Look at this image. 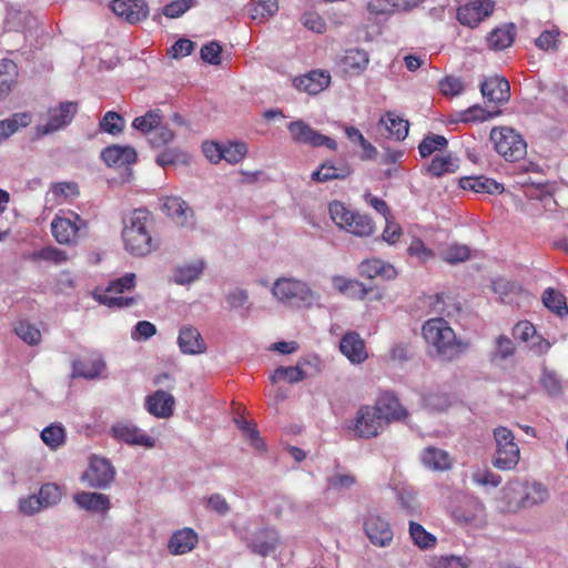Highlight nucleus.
<instances>
[{"label":"nucleus","mask_w":568,"mask_h":568,"mask_svg":"<svg viewBox=\"0 0 568 568\" xmlns=\"http://www.w3.org/2000/svg\"><path fill=\"white\" fill-rule=\"evenodd\" d=\"M121 239L124 250L132 256L144 257L156 251L160 239L155 233L154 214L145 207L124 213Z\"/></svg>","instance_id":"f257e3e1"},{"label":"nucleus","mask_w":568,"mask_h":568,"mask_svg":"<svg viewBox=\"0 0 568 568\" xmlns=\"http://www.w3.org/2000/svg\"><path fill=\"white\" fill-rule=\"evenodd\" d=\"M422 332L425 341L435 347L437 355L443 361L452 362L469 347L468 342L457 339L454 329L442 317L425 322Z\"/></svg>","instance_id":"f03ea898"},{"label":"nucleus","mask_w":568,"mask_h":568,"mask_svg":"<svg viewBox=\"0 0 568 568\" xmlns=\"http://www.w3.org/2000/svg\"><path fill=\"white\" fill-rule=\"evenodd\" d=\"M359 275L369 281V283L358 282L357 297L368 301H381L383 297V290L378 281H389L396 277L397 272L395 267L388 263H384L378 258L365 260L359 265Z\"/></svg>","instance_id":"7ed1b4c3"},{"label":"nucleus","mask_w":568,"mask_h":568,"mask_svg":"<svg viewBox=\"0 0 568 568\" xmlns=\"http://www.w3.org/2000/svg\"><path fill=\"white\" fill-rule=\"evenodd\" d=\"M88 221L77 212L60 210L51 222V233L59 244L75 245L88 231Z\"/></svg>","instance_id":"20e7f679"},{"label":"nucleus","mask_w":568,"mask_h":568,"mask_svg":"<svg viewBox=\"0 0 568 568\" xmlns=\"http://www.w3.org/2000/svg\"><path fill=\"white\" fill-rule=\"evenodd\" d=\"M135 286V274L126 273L122 277L113 280L109 283L108 287L102 291L93 293L94 300L100 304L106 305L111 308H123L132 306L136 303L135 297L121 296L120 294L125 291H131Z\"/></svg>","instance_id":"39448f33"},{"label":"nucleus","mask_w":568,"mask_h":568,"mask_svg":"<svg viewBox=\"0 0 568 568\" xmlns=\"http://www.w3.org/2000/svg\"><path fill=\"white\" fill-rule=\"evenodd\" d=\"M494 438L496 442V453L493 465L501 470L513 469L519 462L520 452L515 443L514 433L504 426L494 429Z\"/></svg>","instance_id":"423d86ee"},{"label":"nucleus","mask_w":568,"mask_h":568,"mask_svg":"<svg viewBox=\"0 0 568 568\" xmlns=\"http://www.w3.org/2000/svg\"><path fill=\"white\" fill-rule=\"evenodd\" d=\"M490 140L494 142L497 153L507 161L516 162L527 154L525 140L511 128H494L490 131Z\"/></svg>","instance_id":"0eeeda50"},{"label":"nucleus","mask_w":568,"mask_h":568,"mask_svg":"<svg viewBox=\"0 0 568 568\" xmlns=\"http://www.w3.org/2000/svg\"><path fill=\"white\" fill-rule=\"evenodd\" d=\"M78 113V103L72 101L61 102L57 106L49 108L44 124L36 125L37 138H42L58 132L68 126Z\"/></svg>","instance_id":"6e6552de"},{"label":"nucleus","mask_w":568,"mask_h":568,"mask_svg":"<svg viewBox=\"0 0 568 568\" xmlns=\"http://www.w3.org/2000/svg\"><path fill=\"white\" fill-rule=\"evenodd\" d=\"M287 130L294 142L301 144H308L313 148L325 146L329 150H335L337 144L332 138L324 135L302 120L288 123Z\"/></svg>","instance_id":"1a4fd4ad"},{"label":"nucleus","mask_w":568,"mask_h":568,"mask_svg":"<svg viewBox=\"0 0 568 568\" xmlns=\"http://www.w3.org/2000/svg\"><path fill=\"white\" fill-rule=\"evenodd\" d=\"M272 293L280 302L290 304L305 302L311 295L307 284L288 277L277 278L272 287Z\"/></svg>","instance_id":"9d476101"},{"label":"nucleus","mask_w":568,"mask_h":568,"mask_svg":"<svg viewBox=\"0 0 568 568\" xmlns=\"http://www.w3.org/2000/svg\"><path fill=\"white\" fill-rule=\"evenodd\" d=\"M367 539L376 547H389L394 539V531L389 523L379 515L369 514L363 523Z\"/></svg>","instance_id":"9b49d317"},{"label":"nucleus","mask_w":568,"mask_h":568,"mask_svg":"<svg viewBox=\"0 0 568 568\" xmlns=\"http://www.w3.org/2000/svg\"><path fill=\"white\" fill-rule=\"evenodd\" d=\"M374 406L381 414L382 418L385 419L386 426L392 423H403L409 416L407 408H405L397 396L389 390L383 392L376 399Z\"/></svg>","instance_id":"f8f14e48"},{"label":"nucleus","mask_w":568,"mask_h":568,"mask_svg":"<svg viewBox=\"0 0 568 568\" xmlns=\"http://www.w3.org/2000/svg\"><path fill=\"white\" fill-rule=\"evenodd\" d=\"M385 419L375 406L361 407L357 412V436L372 438L378 436L386 428Z\"/></svg>","instance_id":"ddd939ff"},{"label":"nucleus","mask_w":568,"mask_h":568,"mask_svg":"<svg viewBox=\"0 0 568 568\" xmlns=\"http://www.w3.org/2000/svg\"><path fill=\"white\" fill-rule=\"evenodd\" d=\"M114 468L108 459L93 457L82 478L90 487L103 488L114 479Z\"/></svg>","instance_id":"4468645a"},{"label":"nucleus","mask_w":568,"mask_h":568,"mask_svg":"<svg viewBox=\"0 0 568 568\" xmlns=\"http://www.w3.org/2000/svg\"><path fill=\"white\" fill-rule=\"evenodd\" d=\"M114 439L128 445L154 447V439L130 422H118L111 427Z\"/></svg>","instance_id":"2eb2a0df"},{"label":"nucleus","mask_w":568,"mask_h":568,"mask_svg":"<svg viewBox=\"0 0 568 568\" xmlns=\"http://www.w3.org/2000/svg\"><path fill=\"white\" fill-rule=\"evenodd\" d=\"M111 10L123 21L135 24L149 16V6L144 0H113Z\"/></svg>","instance_id":"dca6fc26"},{"label":"nucleus","mask_w":568,"mask_h":568,"mask_svg":"<svg viewBox=\"0 0 568 568\" xmlns=\"http://www.w3.org/2000/svg\"><path fill=\"white\" fill-rule=\"evenodd\" d=\"M494 1L480 0L467 3L457 10V20L460 24L475 28L494 10Z\"/></svg>","instance_id":"f3484780"},{"label":"nucleus","mask_w":568,"mask_h":568,"mask_svg":"<svg viewBox=\"0 0 568 568\" xmlns=\"http://www.w3.org/2000/svg\"><path fill=\"white\" fill-rule=\"evenodd\" d=\"M162 211L173 221L183 227H194L195 216L185 201L178 196H166L163 201Z\"/></svg>","instance_id":"a211bd4d"},{"label":"nucleus","mask_w":568,"mask_h":568,"mask_svg":"<svg viewBox=\"0 0 568 568\" xmlns=\"http://www.w3.org/2000/svg\"><path fill=\"white\" fill-rule=\"evenodd\" d=\"M480 92L488 102L505 104L510 99V84L504 77H489L480 83Z\"/></svg>","instance_id":"6ab92c4d"},{"label":"nucleus","mask_w":568,"mask_h":568,"mask_svg":"<svg viewBox=\"0 0 568 568\" xmlns=\"http://www.w3.org/2000/svg\"><path fill=\"white\" fill-rule=\"evenodd\" d=\"M146 412L158 418H169L173 415L175 398L165 390H155L145 397Z\"/></svg>","instance_id":"aec40b11"},{"label":"nucleus","mask_w":568,"mask_h":568,"mask_svg":"<svg viewBox=\"0 0 568 568\" xmlns=\"http://www.w3.org/2000/svg\"><path fill=\"white\" fill-rule=\"evenodd\" d=\"M280 544V535L276 529L264 527L255 531L254 538L248 544L252 552L262 557L273 552Z\"/></svg>","instance_id":"412c9836"},{"label":"nucleus","mask_w":568,"mask_h":568,"mask_svg":"<svg viewBox=\"0 0 568 568\" xmlns=\"http://www.w3.org/2000/svg\"><path fill=\"white\" fill-rule=\"evenodd\" d=\"M331 75L323 70H314L294 79V87L308 94H317L328 87Z\"/></svg>","instance_id":"4be33fe9"},{"label":"nucleus","mask_w":568,"mask_h":568,"mask_svg":"<svg viewBox=\"0 0 568 568\" xmlns=\"http://www.w3.org/2000/svg\"><path fill=\"white\" fill-rule=\"evenodd\" d=\"M101 158L110 168H122L136 162L138 154L132 146L110 145L101 152Z\"/></svg>","instance_id":"5701e85b"},{"label":"nucleus","mask_w":568,"mask_h":568,"mask_svg":"<svg viewBox=\"0 0 568 568\" xmlns=\"http://www.w3.org/2000/svg\"><path fill=\"white\" fill-rule=\"evenodd\" d=\"M523 483L518 479L509 480L503 488L500 509L504 513H517L524 508Z\"/></svg>","instance_id":"b1692460"},{"label":"nucleus","mask_w":568,"mask_h":568,"mask_svg":"<svg viewBox=\"0 0 568 568\" xmlns=\"http://www.w3.org/2000/svg\"><path fill=\"white\" fill-rule=\"evenodd\" d=\"M197 541V534L192 528H183L171 536L168 549L172 555H184L193 550Z\"/></svg>","instance_id":"393cba45"},{"label":"nucleus","mask_w":568,"mask_h":568,"mask_svg":"<svg viewBox=\"0 0 568 568\" xmlns=\"http://www.w3.org/2000/svg\"><path fill=\"white\" fill-rule=\"evenodd\" d=\"M459 186L476 193L500 194L504 192L503 184L484 175L460 178Z\"/></svg>","instance_id":"a878e982"},{"label":"nucleus","mask_w":568,"mask_h":568,"mask_svg":"<svg viewBox=\"0 0 568 568\" xmlns=\"http://www.w3.org/2000/svg\"><path fill=\"white\" fill-rule=\"evenodd\" d=\"M178 344L184 354H201L206 347L200 332L192 326H184L180 329Z\"/></svg>","instance_id":"bb28decb"},{"label":"nucleus","mask_w":568,"mask_h":568,"mask_svg":"<svg viewBox=\"0 0 568 568\" xmlns=\"http://www.w3.org/2000/svg\"><path fill=\"white\" fill-rule=\"evenodd\" d=\"M74 501L79 507L92 513H106L111 507L109 497L100 493H78L74 495Z\"/></svg>","instance_id":"cd10ccee"},{"label":"nucleus","mask_w":568,"mask_h":568,"mask_svg":"<svg viewBox=\"0 0 568 568\" xmlns=\"http://www.w3.org/2000/svg\"><path fill=\"white\" fill-rule=\"evenodd\" d=\"M104 368V363L98 357L75 359L72 363V377L95 378Z\"/></svg>","instance_id":"c85d7f7f"},{"label":"nucleus","mask_w":568,"mask_h":568,"mask_svg":"<svg viewBox=\"0 0 568 568\" xmlns=\"http://www.w3.org/2000/svg\"><path fill=\"white\" fill-rule=\"evenodd\" d=\"M329 214L336 226L351 234H355V213L348 210L343 202H332L329 204Z\"/></svg>","instance_id":"c756f323"},{"label":"nucleus","mask_w":568,"mask_h":568,"mask_svg":"<svg viewBox=\"0 0 568 568\" xmlns=\"http://www.w3.org/2000/svg\"><path fill=\"white\" fill-rule=\"evenodd\" d=\"M19 70L11 59L0 60V99L7 97L17 83Z\"/></svg>","instance_id":"7c9ffc66"},{"label":"nucleus","mask_w":568,"mask_h":568,"mask_svg":"<svg viewBox=\"0 0 568 568\" xmlns=\"http://www.w3.org/2000/svg\"><path fill=\"white\" fill-rule=\"evenodd\" d=\"M352 169L348 165H334L331 162L323 163L316 171L312 173V180L316 182H327L331 180H343L349 176Z\"/></svg>","instance_id":"2f4dec72"},{"label":"nucleus","mask_w":568,"mask_h":568,"mask_svg":"<svg viewBox=\"0 0 568 568\" xmlns=\"http://www.w3.org/2000/svg\"><path fill=\"white\" fill-rule=\"evenodd\" d=\"M516 37V27L508 23L494 29L487 37L488 44L494 50H504L511 45Z\"/></svg>","instance_id":"473e14b6"},{"label":"nucleus","mask_w":568,"mask_h":568,"mask_svg":"<svg viewBox=\"0 0 568 568\" xmlns=\"http://www.w3.org/2000/svg\"><path fill=\"white\" fill-rule=\"evenodd\" d=\"M523 483V501L524 508H530L535 505L546 501L549 497L547 488L538 481Z\"/></svg>","instance_id":"72a5a7b5"},{"label":"nucleus","mask_w":568,"mask_h":568,"mask_svg":"<svg viewBox=\"0 0 568 568\" xmlns=\"http://www.w3.org/2000/svg\"><path fill=\"white\" fill-rule=\"evenodd\" d=\"M459 168V160L448 155H435L427 165L426 171L432 176L440 178L448 173H454Z\"/></svg>","instance_id":"f704fd0d"},{"label":"nucleus","mask_w":568,"mask_h":568,"mask_svg":"<svg viewBox=\"0 0 568 568\" xmlns=\"http://www.w3.org/2000/svg\"><path fill=\"white\" fill-rule=\"evenodd\" d=\"M422 462L425 467L433 470H445L452 465L447 452L436 447L425 448L422 454Z\"/></svg>","instance_id":"c9c22d12"},{"label":"nucleus","mask_w":568,"mask_h":568,"mask_svg":"<svg viewBox=\"0 0 568 568\" xmlns=\"http://www.w3.org/2000/svg\"><path fill=\"white\" fill-rule=\"evenodd\" d=\"M381 123L385 124L390 136H393L397 141H403L408 135V121L399 118L393 112H387L385 118L381 119Z\"/></svg>","instance_id":"e433bc0d"},{"label":"nucleus","mask_w":568,"mask_h":568,"mask_svg":"<svg viewBox=\"0 0 568 568\" xmlns=\"http://www.w3.org/2000/svg\"><path fill=\"white\" fill-rule=\"evenodd\" d=\"M542 303L544 305L560 317L568 316V306L566 303V297L554 288H547L542 293Z\"/></svg>","instance_id":"4c0bfd02"},{"label":"nucleus","mask_w":568,"mask_h":568,"mask_svg":"<svg viewBox=\"0 0 568 568\" xmlns=\"http://www.w3.org/2000/svg\"><path fill=\"white\" fill-rule=\"evenodd\" d=\"M203 270V261H194L189 264L179 266L174 272V282L181 285L190 284L199 278Z\"/></svg>","instance_id":"58836bf2"},{"label":"nucleus","mask_w":568,"mask_h":568,"mask_svg":"<svg viewBox=\"0 0 568 568\" xmlns=\"http://www.w3.org/2000/svg\"><path fill=\"white\" fill-rule=\"evenodd\" d=\"M278 10L277 0H253L250 6V17L263 21L274 16Z\"/></svg>","instance_id":"ea45409f"},{"label":"nucleus","mask_w":568,"mask_h":568,"mask_svg":"<svg viewBox=\"0 0 568 568\" xmlns=\"http://www.w3.org/2000/svg\"><path fill=\"white\" fill-rule=\"evenodd\" d=\"M409 535L416 546L420 549L433 548L436 545V537L426 531L418 523L409 521Z\"/></svg>","instance_id":"a19ab883"},{"label":"nucleus","mask_w":568,"mask_h":568,"mask_svg":"<svg viewBox=\"0 0 568 568\" xmlns=\"http://www.w3.org/2000/svg\"><path fill=\"white\" fill-rule=\"evenodd\" d=\"M448 141L444 135L429 133L426 135L418 145V151L422 158L430 156L435 151L446 149Z\"/></svg>","instance_id":"79ce46f5"},{"label":"nucleus","mask_w":568,"mask_h":568,"mask_svg":"<svg viewBox=\"0 0 568 568\" xmlns=\"http://www.w3.org/2000/svg\"><path fill=\"white\" fill-rule=\"evenodd\" d=\"M14 333L29 345H38L42 338L40 329L26 320L16 324Z\"/></svg>","instance_id":"37998d69"},{"label":"nucleus","mask_w":568,"mask_h":568,"mask_svg":"<svg viewBox=\"0 0 568 568\" xmlns=\"http://www.w3.org/2000/svg\"><path fill=\"white\" fill-rule=\"evenodd\" d=\"M423 402L430 410L444 412L452 405V396L445 392H429L424 395Z\"/></svg>","instance_id":"c03bdc74"},{"label":"nucleus","mask_w":568,"mask_h":568,"mask_svg":"<svg viewBox=\"0 0 568 568\" xmlns=\"http://www.w3.org/2000/svg\"><path fill=\"white\" fill-rule=\"evenodd\" d=\"M33 261L42 260L45 262L53 263L55 265H60L68 261L69 256L65 251L58 248L52 245H48L42 247L41 250L34 252L31 255Z\"/></svg>","instance_id":"a18cd8bd"},{"label":"nucleus","mask_w":568,"mask_h":568,"mask_svg":"<svg viewBox=\"0 0 568 568\" xmlns=\"http://www.w3.org/2000/svg\"><path fill=\"white\" fill-rule=\"evenodd\" d=\"M248 148L244 142L223 143V158L230 164H237L247 154Z\"/></svg>","instance_id":"49530a36"},{"label":"nucleus","mask_w":568,"mask_h":568,"mask_svg":"<svg viewBox=\"0 0 568 568\" xmlns=\"http://www.w3.org/2000/svg\"><path fill=\"white\" fill-rule=\"evenodd\" d=\"M161 119L159 110H151L144 115L135 118L132 126L142 133H151L161 123Z\"/></svg>","instance_id":"de8ad7c7"},{"label":"nucleus","mask_w":568,"mask_h":568,"mask_svg":"<svg viewBox=\"0 0 568 568\" xmlns=\"http://www.w3.org/2000/svg\"><path fill=\"white\" fill-rule=\"evenodd\" d=\"M41 439L43 440V443L47 446H49L53 449L58 448L64 444V440H65L64 428L60 425L51 424V425L47 426L41 432Z\"/></svg>","instance_id":"09e8293b"},{"label":"nucleus","mask_w":568,"mask_h":568,"mask_svg":"<svg viewBox=\"0 0 568 568\" xmlns=\"http://www.w3.org/2000/svg\"><path fill=\"white\" fill-rule=\"evenodd\" d=\"M539 384L542 389L551 397L558 396L562 393V385L557 374L544 367L542 374L539 378Z\"/></svg>","instance_id":"8fccbe9b"},{"label":"nucleus","mask_w":568,"mask_h":568,"mask_svg":"<svg viewBox=\"0 0 568 568\" xmlns=\"http://www.w3.org/2000/svg\"><path fill=\"white\" fill-rule=\"evenodd\" d=\"M306 377L305 372L298 366L278 367L271 375V381L276 383L281 379H285L291 384L304 381Z\"/></svg>","instance_id":"3c124183"},{"label":"nucleus","mask_w":568,"mask_h":568,"mask_svg":"<svg viewBox=\"0 0 568 568\" xmlns=\"http://www.w3.org/2000/svg\"><path fill=\"white\" fill-rule=\"evenodd\" d=\"M440 256L443 261L449 264H457L469 258L470 250L464 244H452L446 250L442 251Z\"/></svg>","instance_id":"603ef678"},{"label":"nucleus","mask_w":568,"mask_h":568,"mask_svg":"<svg viewBox=\"0 0 568 568\" xmlns=\"http://www.w3.org/2000/svg\"><path fill=\"white\" fill-rule=\"evenodd\" d=\"M125 121L122 115L114 111H108L100 121V129L110 134H119L123 131Z\"/></svg>","instance_id":"864d4df0"},{"label":"nucleus","mask_w":568,"mask_h":568,"mask_svg":"<svg viewBox=\"0 0 568 568\" xmlns=\"http://www.w3.org/2000/svg\"><path fill=\"white\" fill-rule=\"evenodd\" d=\"M499 114H501V111L498 109L496 111H488L485 108L476 104L468 108L466 111L462 113L460 121L465 123L485 121Z\"/></svg>","instance_id":"5fc2aeb1"},{"label":"nucleus","mask_w":568,"mask_h":568,"mask_svg":"<svg viewBox=\"0 0 568 568\" xmlns=\"http://www.w3.org/2000/svg\"><path fill=\"white\" fill-rule=\"evenodd\" d=\"M155 162L162 168L178 163L186 164L187 154L179 149H165L156 155Z\"/></svg>","instance_id":"6e6d98bb"},{"label":"nucleus","mask_w":568,"mask_h":568,"mask_svg":"<svg viewBox=\"0 0 568 568\" xmlns=\"http://www.w3.org/2000/svg\"><path fill=\"white\" fill-rule=\"evenodd\" d=\"M381 156L377 148L373 145L364 135L357 130V158L362 161L376 162Z\"/></svg>","instance_id":"4d7b16f0"},{"label":"nucleus","mask_w":568,"mask_h":568,"mask_svg":"<svg viewBox=\"0 0 568 568\" xmlns=\"http://www.w3.org/2000/svg\"><path fill=\"white\" fill-rule=\"evenodd\" d=\"M39 498L43 508L58 504L62 497L61 488L57 484L48 483L41 486Z\"/></svg>","instance_id":"13d9d810"},{"label":"nucleus","mask_w":568,"mask_h":568,"mask_svg":"<svg viewBox=\"0 0 568 568\" xmlns=\"http://www.w3.org/2000/svg\"><path fill=\"white\" fill-rule=\"evenodd\" d=\"M470 559L454 555L440 556L433 559L432 568H468Z\"/></svg>","instance_id":"bf43d9fd"},{"label":"nucleus","mask_w":568,"mask_h":568,"mask_svg":"<svg viewBox=\"0 0 568 568\" xmlns=\"http://www.w3.org/2000/svg\"><path fill=\"white\" fill-rule=\"evenodd\" d=\"M195 0H173L163 8V14L168 18L175 19L184 14L193 4Z\"/></svg>","instance_id":"052dcab7"},{"label":"nucleus","mask_w":568,"mask_h":568,"mask_svg":"<svg viewBox=\"0 0 568 568\" xmlns=\"http://www.w3.org/2000/svg\"><path fill=\"white\" fill-rule=\"evenodd\" d=\"M221 53L222 47L217 41H211L201 48V58L212 65L221 63Z\"/></svg>","instance_id":"680f3d73"},{"label":"nucleus","mask_w":568,"mask_h":568,"mask_svg":"<svg viewBox=\"0 0 568 568\" xmlns=\"http://www.w3.org/2000/svg\"><path fill=\"white\" fill-rule=\"evenodd\" d=\"M440 92L445 97H455L463 92L464 85L459 78L448 75L438 83Z\"/></svg>","instance_id":"e2e57ef3"},{"label":"nucleus","mask_w":568,"mask_h":568,"mask_svg":"<svg viewBox=\"0 0 568 568\" xmlns=\"http://www.w3.org/2000/svg\"><path fill=\"white\" fill-rule=\"evenodd\" d=\"M173 138L174 132L170 128L159 124L151 132L150 143L155 148H160L171 142Z\"/></svg>","instance_id":"0e129e2a"},{"label":"nucleus","mask_w":568,"mask_h":568,"mask_svg":"<svg viewBox=\"0 0 568 568\" xmlns=\"http://www.w3.org/2000/svg\"><path fill=\"white\" fill-rule=\"evenodd\" d=\"M558 36H559V31L557 29L545 30L536 39L535 44L541 50H557L558 49V39H557Z\"/></svg>","instance_id":"69168bd1"},{"label":"nucleus","mask_w":568,"mask_h":568,"mask_svg":"<svg viewBox=\"0 0 568 568\" xmlns=\"http://www.w3.org/2000/svg\"><path fill=\"white\" fill-rule=\"evenodd\" d=\"M514 352H515V346H514L513 341L505 335H499L498 338L496 339V349L493 353L491 358L493 359L494 358L506 359L509 356H511L514 354Z\"/></svg>","instance_id":"338daca9"},{"label":"nucleus","mask_w":568,"mask_h":568,"mask_svg":"<svg viewBox=\"0 0 568 568\" xmlns=\"http://www.w3.org/2000/svg\"><path fill=\"white\" fill-rule=\"evenodd\" d=\"M302 23L305 28L323 33L326 30V22L317 12H306L302 17Z\"/></svg>","instance_id":"774afa93"}]
</instances>
